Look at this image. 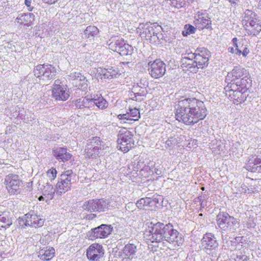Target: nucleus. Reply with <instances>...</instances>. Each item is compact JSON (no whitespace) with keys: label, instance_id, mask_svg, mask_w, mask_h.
I'll list each match as a JSON object with an SVG mask.
<instances>
[{"label":"nucleus","instance_id":"ddd939ff","mask_svg":"<svg viewBox=\"0 0 261 261\" xmlns=\"http://www.w3.org/2000/svg\"><path fill=\"white\" fill-rule=\"evenodd\" d=\"M52 96L57 100L65 101L69 97L67 86L60 80H56L53 86Z\"/></svg>","mask_w":261,"mask_h":261},{"label":"nucleus","instance_id":"052dcab7","mask_svg":"<svg viewBox=\"0 0 261 261\" xmlns=\"http://www.w3.org/2000/svg\"><path fill=\"white\" fill-rule=\"evenodd\" d=\"M230 3H231L232 5L234 6H236L238 5V3L237 0H228Z\"/></svg>","mask_w":261,"mask_h":261},{"label":"nucleus","instance_id":"a18cd8bd","mask_svg":"<svg viewBox=\"0 0 261 261\" xmlns=\"http://www.w3.org/2000/svg\"><path fill=\"white\" fill-rule=\"evenodd\" d=\"M12 141L13 140L12 138L7 139V140L4 142V147L6 149H14L15 145L12 143Z\"/></svg>","mask_w":261,"mask_h":261},{"label":"nucleus","instance_id":"0eeeda50","mask_svg":"<svg viewBox=\"0 0 261 261\" xmlns=\"http://www.w3.org/2000/svg\"><path fill=\"white\" fill-rule=\"evenodd\" d=\"M249 87H243L232 83H228L227 85L224 88V92L226 96L233 100L234 103H241L245 100L246 98L245 93Z\"/></svg>","mask_w":261,"mask_h":261},{"label":"nucleus","instance_id":"3c124183","mask_svg":"<svg viewBox=\"0 0 261 261\" xmlns=\"http://www.w3.org/2000/svg\"><path fill=\"white\" fill-rule=\"evenodd\" d=\"M144 165L143 162H138L136 166L134 167L133 168L134 170L137 172L139 171V170H140V171L142 170V167H144Z\"/></svg>","mask_w":261,"mask_h":261},{"label":"nucleus","instance_id":"f8f14e48","mask_svg":"<svg viewBox=\"0 0 261 261\" xmlns=\"http://www.w3.org/2000/svg\"><path fill=\"white\" fill-rule=\"evenodd\" d=\"M113 228L110 225L101 224L91 229L87 233V237L91 240L96 239H103L108 237L113 231Z\"/></svg>","mask_w":261,"mask_h":261},{"label":"nucleus","instance_id":"680f3d73","mask_svg":"<svg viewBox=\"0 0 261 261\" xmlns=\"http://www.w3.org/2000/svg\"><path fill=\"white\" fill-rule=\"evenodd\" d=\"M232 42L234 45V47H238V44H237V38H234L232 39Z\"/></svg>","mask_w":261,"mask_h":261},{"label":"nucleus","instance_id":"bb28decb","mask_svg":"<svg viewBox=\"0 0 261 261\" xmlns=\"http://www.w3.org/2000/svg\"><path fill=\"white\" fill-rule=\"evenodd\" d=\"M211 237H212L211 233L205 234L201 240L203 249L209 255L212 253V238Z\"/></svg>","mask_w":261,"mask_h":261},{"label":"nucleus","instance_id":"ea45409f","mask_svg":"<svg viewBox=\"0 0 261 261\" xmlns=\"http://www.w3.org/2000/svg\"><path fill=\"white\" fill-rule=\"evenodd\" d=\"M196 29L191 24H186L182 31V34L184 36H188V35L193 34L195 32Z\"/></svg>","mask_w":261,"mask_h":261},{"label":"nucleus","instance_id":"7c9ffc66","mask_svg":"<svg viewBox=\"0 0 261 261\" xmlns=\"http://www.w3.org/2000/svg\"><path fill=\"white\" fill-rule=\"evenodd\" d=\"M118 53L121 56H126L127 57L126 59L131 60L132 59V55L134 53L133 47L128 44L125 43V42L123 45L120 47Z\"/></svg>","mask_w":261,"mask_h":261},{"label":"nucleus","instance_id":"f257e3e1","mask_svg":"<svg viewBox=\"0 0 261 261\" xmlns=\"http://www.w3.org/2000/svg\"><path fill=\"white\" fill-rule=\"evenodd\" d=\"M176 120L187 125L196 123L206 116L204 103L195 98H184L175 106Z\"/></svg>","mask_w":261,"mask_h":261},{"label":"nucleus","instance_id":"6ab92c4d","mask_svg":"<svg viewBox=\"0 0 261 261\" xmlns=\"http://www.w3.org/2000/svg\"><path fill=\"white\" fill-rule=\"evenodd\" d=\"M44 219L40 218L33 213H29L25 214V223L29 226L35 228L40 227L43 225Z\"/></svg>","mask_w":261,"mask_h":261},{"label":"nucleus","instance_id":"2eb2a0df","mask_svg":"<svg viewBox=\"0 0 261 261\" xmlns=\"http://www.w3.org/2000/svg\"><path fill=\"white\" fill-rule=\"evenodd\" d=\"M133 136L131 132L128 130L125 131L124 134H120L118 135V143L119 149L121 151L127 152L133 147L134 141Z\"/></svg>","mask_w":261,"mask_h":261},{"label":"nucleus","instance_id":"a211bd4d","mask_svg":"<svg viewBox=\"0 0 261 261\" xmlns=\"http://www.w3.org/2000/svg\"><path fill=\"white\" fill-rule=\"evenodd\" d=\"M143 85L142 87H138V84H134L132 89L133 94H130V99L135 101H141L143 99V97L146 95L147 91L146 90V85L144 83H141Z\"/></svg>","mask_w":261,"mask_h":261},{"label":"nucleus","instance_id":"c756f323","mask_svg":"<svg viewBox=\"0 0 261 261\" xmlns=\"http://www.w3.org/2000/svg\"><path fill=\"white\" fill-rule=\"evenodd\" d=\"M55 249L53 247H46L39 252L38 257L42 260H49L55 255Z\"/></svg>","mask_w":261,"mask_h":261},{"label":"nucleus","instance_id":"4d7b16f0","mask_svg":"<svg viewBox=\"0 0 261 261\" xmlns=\"http://www.w3.org/2000/svg\"><path fill=\"white\" fill-rule=\"evenodd\" d=\"M249 50L247 48L245 47L241 54H242L244 57H246L247 55L249 54Z\"/></svg>","mask_w":261,"mask_h":261},{"label":"nucleus","instance_id":"e2e57ef3","mask_svg":"<svg viewBox=\"0 0 261 261\" xmlns=\"http://www.w3.org/2000/svg\"><path fill=\"white\" fill-rule=\"evenodd\" d=\"M49 188H50V190L49 192L51 194L54 193L55 190L54 189L53 187L51 185H50Z\"/></svg>","mask_w":261,"mask_h":261},{"label":"nucleus","instance_id":"cd10ccee","mask_svg":"<svg viewBox=\"0 0 261 261\" xmlns=\"http://www.w3.org/2000/svg\"><path fill=\"white\" fill-rule=\"evenodd\" d=\"M181 67L185 71H190L191 72L196 73L198 71V67H196L194 61L187 59H181Z\"/></svg>","mask_w":261,"mask_h":261},{"label":"nucleus","instance_id":"6e6552de","mask_svg":"<svg viewBox=\"0 0 261 261\" xmlns=\"http://www.w3.org/2000/svg\"><path fill=\"white\" fill-rule=\"evenodd\" d=\"M85 147V152L86 158L95 159L100 156L101 144L99 137H93L89 139Z\"/></svg>","mask_w":261,"mask_h":261},{"label":"nucleus","instance_id":"dca6fc26","mask_svg":"<svg viewBox=\"0 0 261 261\" xmlns=\"http://www.w3.org/2000/svg\"><path fill=\"white\" fill-rule=\"evenodd\" d=\"M104 250L101 245L98 243L91 244L87 249V258L92 261H98L104 254Z\"/></svg>","mask_w":261,"mask_h":261},{"label":"nucleus","instance_id":"4be33fe9","mask_svg":"<svg viewBox=\"0 0 261 261\" xmlns=\"http://www.w3.org/2000/svg\"><path fill=\"white\" fill-rule=\"evenodd\" d=\"M196 27L200 30L208 27L211 24V18L207 16L206 13H202L198 15L194 21Z\"/></svg>","mask_w":261,"mask_h":261},{"label":"nucleus","instance_id":"f03ea898","mask_svg":"<svg viewBox=\"0 0 261 261\" xmlns=\"http://www.w3.org/2000/svg\"><path fill=\"white\" fill-rule=\"evenodd\" d=\"M144 238L152 243H160L164 240L170 243H176L178 246L181 243L179 232L170 224L146 223L144 225Z\"/></svg>","mask_w":261,"mask_h":261},{"label":"nucleus","instance_id":"1a4fd4ad","mask_svg":"<svg viewBox=\"0 0 261 261\" xmlns=\"http://www.w3.org/2000/svg\"><path fill=\"white\" fill-rule=\"evenodd\" d=\"M162 29V27L157 23H151L148 22L145 23H140L137 28V33L139 34L141 37L150 38L152 36H156Z\"/></svg>","mask_w":261,"mask_h":261},{"label":"nucleus","instance_id":"4c0bfd02","mask_svg":"<svg viewBox=\"0 0 261 261\" xmlns=\"http://www.w3.org/2000/svg\"><path fill=\"white\" fill-rule=\"evenodd\" d=\"M87 82L88 81L86 77L83 75L82 76H80L79 84H77V85H75V87H77L82 91H85L88 87Z\"/></svg>","mask_w":261,"mask_h":261},{"label":"nucleus","instance_id":"c9c22d12","mask_svg":"<svg viewBox=\"0 0 261 261\" xmlns=\"http://www.w3.org/2000/svg\"><path fill=\"white\" fill-rule=\"evenodd\" d=\"M98 33L97 28L95 26H88L84 31V35L87 38H91L96 35Z\"/></svg>","mask_w":261,"mask_h":261},{"label":"nucleus","instance_id":"f704fd0d","mask_svg":"<svg viewBox=\"0 0 261 261\" xmlns=\"http://www.w3.org/2000/svg\"><path fill=\"white\" fill-rule=\"evenodd\" d=\"M230 216L227 213H219L217 217V222L219 227L222 229L225 230V227L226 226V222L225 219H228L227 217Z\"/></svg>","mask_w":261,"mask_h":261},{"label":"nucleus","instance_id":"393cba45","mask_svg":"<svg viewBox=\"0 0 261 261\" xmlns=\"http://www.w3.org/2000/svg\"><path fill=\"white\" fill-rule=\"evenodd\" d=\"M208 54H207L205 49H203L198 53V56L196 58V60H194L196 67L199 68H203L207 65L208 57H207Z\"/></svg>","mask_w":261,"mask_h":261},{"label":"nucleus","instance_id":"7ed1b4c3","mask_svg":"<svg viewBox=\"0 0 261 261\" xmlns=\"http://www.w3.org/2000/svg\"><path fill=\"white\" fill-rule=\"evenodd\" d=\"M117 206V201L115 198L108 199H99L89 200L84 202L83 208L89 212H104L112 210Z\"/></svg>","mask_w":261,"mask_h":261},{"label":"nucleus","instance_id":"c85d7f7f","mask_svg":"<svg viewBox=\"0 0 261 261\" xmlns=\"http://www.w3.org/2000/svg\"><path fill=\"white\" fill-rule=\"evenodd\" d=\"M97 72L100 75H102L105 79L113 78L118 74V69L114 67L108 69L99 68L97 69Z\"/></svg>","mask_w":261,"mask_h":261},{"label":"nucleus","instance_id":"b1692460","mask_svg":"<svg viewBox=\"0 0 261 261\" xmlns=\"http://www.w3.org/2000/svg\"><path fill=\"white\" fill-rule=\"evenodd\" d=\"M246 169L252 172H261V162L259 158L252 156L246 164Z\"/></svg>","mask_w":261,"mask_h":261},{"label":"nucleus","instance_id":"5fc2aeb1","mask_svg":"<svg viewBox=\"0 0 261 261\" xmlns=\"http://www.w3.org/2000/svg\"><path fill=\"white\" fill-rule=\"evenodd\" d=\"M247 194H251L257 191V188L254 186H250L247 189Z\"/></svg>","mask_w":261,"mask_h":261},{"label":"nucleus","instance_id":"58836bf2","mask_svg":"<svg viewBox=\"0 0 261 261\" xmlns=\"http://www.w3.org/2000/svg\"><path fill=\"white\" fill-rule=\"evenodd\" d=\"M12 223L11 219L7 216L0 215V227L6 228L9 227Z\"/></svg>","mask_w":261,"mask_h":261},{"label":"nucleus","instance_id":"9b49d317","mask_svg":"<svg viewBox=\"0 0 261 261\" xmlns=\"http://www.w3.org/2000/svg\"><path fill=\"white\" fill-rule=\"evenodd\" d=\"M72 175V170H67L60 175L56 185L57 193L62 195L71 189Z\"/></svg>","mask_w":261,"mask_h":261},{"label":"nucleus","instance_id":"aec40b11","mask_svg":"<svg viewBox=\"0 0 261 261\" xmlns=\"http://www.w3.org/2000/svg\"><path fill=\"white\" fill-rule=\"evenodd\" d=\"M129 111L125 114L118 115V118L121 121V123H127V121H137L140 118V112L138 109H129Z\"/></svg>","mask_w":261,"mask_h":261},{"label":"nucleus","instance_id":"0e129e2a","mask_svg":"<svg viewBox=\"0 0 261 261\" xmlns=\"http://www.w3.org/2000/svg\"><path fill=\"white\" fill-rule=\"evenodd\" d=\"M218 244L215 241L214 242H213V247H217Z\"/></svg>","mask_w":261,"mask_h":261},{"label":"nucleus","instance_id":"423d86ee","mask_svg":"<svg viewBox=\"0 0 261 261\" xmlns=\"http://www.w3.org/2000/svg\"><path fill=\"white\" fill-rule=\"evenodd\" d=\"M34 75L39 81L48 82L55 77L57 69L55 66L49 64H39L34 68Z\"/></svg>","mask_w":261,"mask_h":261},{"label":"nucleus","instance_id":"864d4df0","mask_svg":"<svg viewBox=\"0 0 261 261\" xmlns=\"http://www.w3.org/2000/svg\"><path fill=\"white\" fill-rule=\"evenodd\" d=\"M248 188V186L246 185L245 184H243L239 189V191L241 193H247V189Z\"/></svg>","mask_w":261,"mask_h":261},{"label":"nucleus","instance_id":"412c9836","mask_svg":"<svg viewBox=\"0 0 261 261\" xmlns=\"http://www.w3.org/2000/svg\"><path fill=\"white\" fill-rule=\"evenodd\" d=\"M53 153L54 156L59 162H65L69 161L72 156V155L67 151V148L64 147H55L53 150Z\"/></svg>","mask_w":261,"mask_h":261},{"label":"nucleus","instance_id":"5701e85b","mask_svg":"<svg viewBox=\"0 0 261 261\" xmlns=\"http://www.w3.org/2000/svg\"><path fill=\"white\" fill-rule=\"evenodd\" d=\"M35 15L31 13L19 14L16 18L17 22L28 27L33 25Z\"/></svg>","mask_w":261,"mask_h":261},{"label":"nucleus","instance_id":"49530a36","mask_svg":"<svg viewBox=\"0 0 261 261\" xmlns=\"http://www.w3.org/2000/svg\"><path fill=\"white\" fill-rule=\"evenodd\" d=\"M24 4L27 7V10L29 11H32L34 8L35 2L33 0H25Z\"/></svg>","mask_w":261,"mask_h":261},{"label":"nucleus","instance_id":"bf43d9fd","mask_svg":"<svg viewBox=\"0 0 261 261\" xmlns=\"http://www.w3.org/2000/svg\"><path fill=\"white\" fill-rule=\"evenodd\" d=\"M57 0H43V1L46 4H55Z\"/></svg>","mask_w":261,"mask_h":261},{"label":"nucleus","instance_id":"4468645a","mask_svg":"<svg viewBox=\"0 0 261 261\" xmlns=\"http://www.w3.org/2000/svg\"><path fill=\"white\" fill-rule=\"evenodd\" d=\"M148 71L150 75L155 79L162 77L166 72V65L161 60H155L148 63Z\"/></svg>","mask_w":261,"mask_h":261},{"label":"nucleus","instance_id":"37998d69","mask_svg":"<svg viewBox=\"0 0 261 261\" xmlns=\"http://www.w3.org/2000/svg\"><path fill=\"white\" fill-rule=\"evenodd\" d=\"M46 173L49 180H50V181H52L56 178L57 171L56 169L51 168L47 171Z\"/></svg>","mask_w":261,"mask_h":261},{"label":"nucleus","instance_id":"13d9d810","mask_svg":"<svg viewBox=\"0 0 261 261\" xmlns=\"http://www.w3.org/2000/svg\"><path fill=\"white\" fill-rule=\"evenodd\" d=\"M120 64H121L122 66H124V67H126V66L129 67L130 64H131L132 65H133L132 62H128V61L121 62Z\"/></svg>","mask_w":261,"mask_h":261},{"label":"nucleus","instance_id":"603ef678","mask_svg":"<svg viewBox=\"0 0 261 261\" xmlns=\"http://www.w3.org/2000/svg\"><path fill=\"white\" fill-rule=\"evenodd\" d=\"M18 222L19 225L21 227H23V226H29L25 223V215H24V218H19L18 219Z\"/></svg>","mask_w":261,"mask_h":261},{"label":"nucleus","instance_id":"338daca9","mask_svg":"<svg viewBox=\"0 0 261 261\" xmlns=\"http://www.w3.org/2000/svg\"><path fill=\"white\" fill-rule=\"evenodd\" d=\"M41 199H42V198H41V197H40L39 198V200H41Z\"/></svg>","mask_w":261,"mask_h":261},{"label":"nucleus","instance_id":"8fccbe9b","mask_svg":"<svg viewBox=\"0 0 261 261\" xmlns=\"http://www.w3.org/2000/svg\"><path fill=\"white\" fill-rule=\"evenodd\" d=\"M228 50L229 52L232 53V54L241 55L242 53L241 50H240L238 48V47H235V48L229 47H228Z\"/></svg>","mask_w":261,"mask_h":261},{"label":"nucleus","instance_id":"09e8293b","mask_svg":"<svg viewBox=\"0 0 261 261\" xmlns=\"http://www.w3.org/2000/svg\"><path fill=\"white\" fill-rule=\"evenodd\" d=\"M248 260L249 257L246 255L243 254L241 252L239 254H237V257L235 259L236 261H248Z\"/></svg>","mask_w":261,"mask_h":261},{"label":"nucleus","instance_id":"79ce46f5","mask_svg":"<svg viewBox=\"0 0 261 261\" xmlns=\"http://www.w3.org/2000/svg\"><path fill=\"white\" fill-rule=\"evenodd\" d=\"M178 139L177 138L173 137H170L165 143V147H174L176 145H177L179 143Z\"/></svg>","mask_w":261,"mask_h":261},{"label":"nucleus","instance_id":"e433bc0d","mask_svg":"<svg viewBox=\"0 0 261 261\" xmlns=\"http://www.w3.org/2000/svg\"><path fill=\"white\" fill-rule=\"evenodd\" d=\"M152 202V200L150 198H141L137 202L136 205L140 209H145V206H151Z\"/></svg>","mask_w":261,"mask_h":261},{"label":"nucleus","instance_id":"72a5a7b5","mask_svg":"<svg viewBox=\"0 0 261 261\" xmlns=\"http://www.w3.org/2000/svg\"><path fill=\"white\" fill-rule=\"evenodd\" d=\"M227 219H225L227 222H226V226L225 227V230H236L239 227V222L236 218L231 216L228 217Z\"/></svg>","mask_w":261,"mask_h":261},{"label":"nucleus","instance_id":"c03bdc74","mask_svg":"<svg viewBox=\"0 0 261 261\" xmlns=\"http://www.w3.org/2000/svg\"><path fill=\"white\" fill-rule=\"evenodd\" d=\"M199 50L197 49L196 50L195 53H193L192 52L187 53L184 57H182V59H187L188 60H191L192 61H194L196 60V57L198 56V53H199Z\"/></svg>","mask_w":261,"mask_h":261},{"label":"nucleus","instance_id":"20e7f679","mask_svg":"<svg viewBox=\"0 0 261 261\" xmlns=\"http://www.w3.org/2000/svg\"><path fill=\"white\" fill-rule=\"evenodd\" d=\"M226 80L230 81L229 83L243 87H250L252 81L247 70L240 66L234 67L231 72L228 73Z\"/></svg>","mask_w":261,"mask_h":261},{"label":"nucleus","instance_id":"de8ad7c7","mask_svg":"<svg viewBox=\"0 0 261 261\" xmlns=\"http://www.w3.org/2000/svg\"><path fill=\"white\" fill-rule=\"evenodd\" d=\"M172 5L177 8H179L184 7L186 5V3L183 0H177L176 2H172Z\"/></svg>","mask_w":261,"mask_h":261},{"label":"nucleus","instance_id":"f3484780","mask_svg":"<svg viewBox=\"0 0 261 261\" xmlns=\"http://www.w3.org/2000/svg\"><path fill=\"white\" fill-rule=\"evenodd\" d=\"M73 102L75 108L83 110L87 115H89L93 110L92 99L90 98L82 97Z\"/></svg>","mask_w":261,"mask_h":261},{"label":"nucleus","instance_id":"2f4dec72","mask_svg":"<svg viewBox=\"0 0 261 261\" xmlns=\"http://www.w3.org/2000/svg\"><path fill=\"white\" fill-rule=\"evenodd\" d=\"M91 99H92L93 109L95 106L101 110L105 109L108 107V102L101 95H96Z\"/></svg>","mask_w":261,"mask_h":261},{"label":"nucleus","instance_id":"69168bd1","mask_svg":"<svg viewBox=\"0 0 261 261\" xmlns=\"http://www.w3.org/2000/svg\"><path fill=\"white\" fill-rule=\"evenodd\" d=\"M141 83H142L141 82L140 83H138V87H143V85H141Z\"/></svg>","mask_w":261,"mask_h":261},{"label":"nucleus","instance_id":"473e14b6","mask_svg":"<svg viewBox=\"0 0 261 261\" xmlns=\"http://www.w3.org/2000/svg\"><path fill=\"white\" fill-rule=\"evenodd\" d=\"M124 42V40L122 38L115 37L110 40L109 47L112 50L117 53Z\"/></svg>","mask_w":261,"mask_h":261},{"label":"nucleus","instance_id":"a19ab883","mask_svg":"<svg viewBox=\"0 0 261 261\" xmlns=\"http://www.w3.org/2000/svg\"><path fill=\"white\" fill-rule=\"evenodd\" d=\"M83 75L80 73V72H72L69 75V80H71L72 81V84L75 86V85H77V84H79V81L80 76H82Z\"/></svg>","mask_w":261,"mask_h":261},{"label":"nucleus","instance_id":"9d476101","mask_svg":"<svg viewBox=\"0 0 261 261\" xmlns=\"http://www.w3.org/2000/svg\"><path fill=\"white\" fill-rule=\"evenodd\" d=\"M4 183L10 194L14 195L20 193L22 182L18 175L12 173L8 174L5 176Z\"/></svg>","mask_w":261,"mask_h":261},{"label":"nucleus","instance_id":"a878e982","mask_svg":"<svg viewBox=\"0 0 261 261\" xmlns=\"http://www.w3.org/2000/svg\"><path fill=\"white\" fill-rule=\"evenodd\" d=\"M137 247L133 244H127L125 245L122 251V256L129 259L134 258L136 255Z\"/></svg>","mask_w":261,"mask_h":261},{"label":"nucleus","instance_id":"6e6d98bb","mask_svg":"<svg viewBox=\"0 0 261 261\" xmlns=\"http://www.w3.org/2000/svg\"><path fill=\"white\" fill-rule=\"evenodd\" d=\"M246 225L248 228H254L255 226V223L253 221L250 220L247 222Z\"/></svg>","mask_w":261,"mask_h":261},{"label":"nucleus","instance_id":"39448f33","mask_svg":"<svg viewBox=\"0 0 261 261\" xmlns=\"http://www.w3.org/2000/svg\"><path fill=\"white\" fill-rule=\"evenodd\" d=\"M242 23L249 35L256 36L261 31L257 15L251 10L247 9L244 11Z\"/></svg>","mask_w":261,"mask_h":261}]
</instances>
